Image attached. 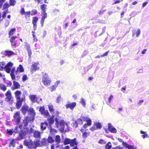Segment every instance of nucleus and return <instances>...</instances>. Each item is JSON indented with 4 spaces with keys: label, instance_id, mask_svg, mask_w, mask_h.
<instances>
[{
    "label": "nucleus",
    "instance_id": "f257e3e1",
    "mask_svg": "<svg viewBox=\"0 0 149 149\" xmlns=\"http://www.w3.org/2000/svg\"><path fill=\"white\" fill-rule=\"evenodd\" d=\"M56 125L57 127L61 131H63L64 128V121L62 120H60L58 119H56Z\"/></svg>",
    "mask_w": 149,
    "mask_h": 149
},
{
    "label": "nucleus",
    "instance_id": "f03ea898",
    "mask_svg": "<svg viewBox=\"0 0 149 149\" xmlns=\"http://www.w3.org/2000/svg\"><path fill=\"white\" fill-rule=\"evenodd\" d=\"M42 81L44 85L48 86L51 82V80L49 78L48 76L45 74L43 76Z\"/></svg>",
    "mask_w": 149,
    "mask_h": 149
},
{
    "label": "nucleus",
    "instance_id": "7ed1b4c3",
    "mask_svg": "<svg viewBox=\"0 0 149 149\" xmlns=\"http://www.w3.org/2000/svg\"><path fill=\"white\" fill-rule=\"evenodd\" d=\"M84 121L86 122V123H85L83 125L84 127L86 128L88 126H90L92 124V121L91 119L88 117H84L83 118Z\"/></svg>",
    "mask_w": 149,
    "mask_h": 149
},
{
    "label": "nucleus",
    "instance_id": "20e7f679",
    "mask_svg": "<svg viewBox=\"0 0 149 149\" xmlns=\"http://www.w3.org/2000/svg\"><path fill=\"white\" fill-rule=\"evenodd\" d=\"M70 144V146H76L77 143L76 142V139H74L71 140L68 138H66V144Z\"/></svg>",
    "mask_w": 149,
    "mask_h": 149
},
{
    "label": "nucleus",
    "instance_id": "39448f33",
    "mask_svg": "<svg viewBox=\"0 0 149 149\" xmlns=\"http://www.w3.org/2000/svg\"><path fill=\"white\" fill-rule=\"evenodd\" d=\"M46 140L45 139H43L41 141H38L34 142V145L36 146H42L45 144Z\"/></svg>",
    "mask_w": 149,
    "mask_h": 149
},
{
    "label": "nucleus",
    "instance_id": "423d86ee",
    "mask_svg": "<svg viewBox=\"0 0 149 149\" xmlns=\"http://www.w3.org/2000/svg\"><path fill=\"white\" fill-rule=\"evenodd\" d=\"M29 97L31 101L33 102H37L38 103H39V101H38V99H39L40 101H42V99L41 98L37 97H36V96L35 95H30L29 96Z\"/></svg>",
    "mask_w": 149,
    "mask_h": 149
},
{
    "label": "nucleus",
    "instance_id": "0eeeda50",
    "mask_svg": "<svg viewBox=\"0 0 149 149\" xmlns=\"http://www.w3.org/2000/svg\"><path fill=\"white\" fill-rule=\"evenodd\" d=\"M132 37H134L136 35V37H138L139 36L141 33V30L139 29H133L132 31Z\"/></svg>",
    "mask_w": 149,
    "mask_h": 149
},
{
    "label": "nucleus",
    "instance_id": "6e6552de",
    "mask_svg": "<svg viewBox=\"0 0 149 149\" xmlns=\"http://www.w3.org/2000/svg\"><path fill=\"white\" fill-rule=\"evenodd\" d=\"M76 105V103L75 102H73L72 103H69L67 104L66 105V107L67 109L70 108L71 110L72 111Z\"/></svg>",
    "mask_w": 149,
    "mask_h": 149
},
{
    "label": "nucleus",
    "instance_id": "1a4fd4ad",
    "mask_svg": "<svg viewBox=\"0 0 149 149\" xmlns=\"http://www.w3.org/2000/svg\"><path fill=\"white\" fill-rule=\"evenodd\" d=\"M13 63L11 62L8 63L5 67V69L7 72L9 73L10 72V68L13 66Z\"/></svg>",
    "mask_w": 149,
    "mask_h": 149
},
{
    "label": "nucleus",
    "instance_id": "9d476101",
    "mask_svg": "<svg viewBox=\"0 0 149 149\" xmlns=\"http://www.w3.org/2000/svg\"><path fill=\"white\" fill-rule=\"evenodd\" d=\"M39 111L42 114L46 116H47L49 115V113L48 111L45 110L44 106L41 107L40 108Z\"/></svg>",
    "mask_w": 149,
    "mask_h": 149
},
{
    "label": "nucleus",
    "instance_id": "9b49d317",
    "mask_svg": "<svg viewBox=\"0 0 149 149\" xmlns=\"http://www.w3.org/2000/svg\"><path fill=\"white\" fill-rule=\"evenodd\" d=\"M108 129L109 131L112 133H115L116 132L117 130L110 123L108 124Z\"/></svg>",
    "mask_w": 149,
    "mask_h": 149
},
{
    "label": "nucleus",
    "instance_id": "f8f14e48",
    "mask_svg": "<svg viewBox=\"0 0 149 149\" xmlns=\"http://www.w3.org/2000/svg\"><path fill=\"white\" fill-rule=\"evenodd\" d=\"M19 114V112H17L15 114L14 116V119L15 120L17 124L19 123L20 119Z\"/></svg>",
    "mask_w": 149,
    "mask_h": 149
},
{
    "label": "nucleus",
    "instance_id": "ddd939ff",
    "mask_svg": "<svg viewBox=\"0 0 149 149\" xmlns=\"http://www.w3.org/2000/svg\"><path fill=\"white\" fill-rule=\"evenodd\" d=\"M42 17L41 19V23L42 26H43L45 18H46L47 17V13L45 12H43L42 13Z\"/></svg>",
    "mask_w": 149,
    "mask_h": 149
},
{
    "label": "nucleus",
    "instance_id": "4468645a",
    "mask_svg": "<svg viewBox=\"0 0 149 149\" xmlns=\"http://www.w3.org/2000/svg\"><path fill=\"white\" fill-rule=\"evenodd\" d=\"M33 136L36 138H39L40 136V133L39 132L36 130H34L33 131Z\"/></svg>",
    "mask_w": 149,
    "mask_h": 149
},
{
    "label": "nucleus",
    "instance_id": "2eb2a0df",
    "mask_svg": "<svg viewBox=\"0 0 149 149\" xmlns=\"http://www.w3.org/2000/svg\"><path fill=\"white\" fill-rule=\"evenodd\" d=\"M38 63H34L32 65L31 68L32 69V70L35 71L36 70H38L39 67L38 66Z\"/></svg>",
    "mask_w": 149,
    "mask_h": 149
},
{
    "label": "nucleus",
    "instance_id": "dca6fc26",
    "mask_svg": "<svg viewBox=\"0 0 149 149\" xmlns=\"http://www.w3.org/2000/svg\"><path fill=\"white\" fill-rule=\"evenodd\" d=\"M38 18L37 17H33L32 22L34 28H36L37 22L38 20Z\"/></svg>",
    "mask_w": 149,
    "mask_h": 149
},
{
    "label": "nucleus",
    "instance_id": "f3484780",
    "mask_svg": "<svg viewBox=\"0 0 149 149\" xmlns=\"http://www.w3.org/2000/svg\"><path fill=\"white\" fill-rule=\"evenodd\" d=\"M6 96L7 97V101L9 102L11 98V94L10 91H8L6 94Z\"/></svg>",
    "mask_w": 149,
    "mask_h": 149
},
{
    "label": "nucleus",
    "instance_id": "a211bd4d",
    "mask_svg": "<svg viewBox=\"0 0 149 149\" xmlns=\"http://www.w3.org/2000/svg\"><path fill=\"white\" fill-rule=\"evenodd\" d=\"M18 101L16 104V106L17 108H19L22 104V102L24 100L23 98H22L21 100L19 99H18Z\"/></svg>",
    "mask_w": 149,
    "mask_h": 149
},
{
    "label": "nucleus",
    "instance_id": "6ab92c4d",
    "mask_svg": "<svg viewBox=\"0 0 149 149\" xmlns=\"http://www.w3.org/2000/svg\"><path fill=\"white\" fill-rule=\"evenodd\" d=\"M21 91H17L15 93L16 98L17 99H20V96L21 94Z\"/></svg>",
    "mask_w": 149,
    "mask_h": 149
},
{
    "label": "nucleus",
    "instance_id": "aec40b11",
    "mask_svg": "<svg viewBox=\"0 0 149 149\" xmlns=\"http://www.w3.org/2000/svg\"><path fill=\"white\" fill-rule=\"evenodd\" d=\"M13 83L14 89H18L20 88V86L18 82L14 81Z\"/></svg>",
    "mask_w": 149,
    "mask_h": 149
},
{
    "label": "nucleus",
    "instance_id": "412c9836",
    "mask_svg": "<svg viewBox=\"0 0 149 149\" xmlns=\"http://www.w3.org/2000/svg\"><path fill=\"white\" fill-rule=\"evenodd\" d=\"M28 107L27 105H25L23 106L22 109V111L24 114L28 111Z\"/></svg>",
    "mask_w": 149,
    "mask_h": 149
},
{
    "label": "nucleus",
    "instance_id": "4be33fe9",
    "mask_svg": "<svg viewBox=\"0 0 149 149\" xmlns=\"http://www.w3.org/2000/svg\"><path fill=\"white\" fill-rule=\"evenodd\" d=\"M29 121L28 120V118L27 117L26 119L24 120L23 123L22 124V125H20L19 126V127L21 128L22 127L24 126V127H25L27 125V122Z\"/></svg>",
    "mask_w": 149,
    "mask_h": 149
},
{
    "label": "nucleus",
    "instance_id": "5701e85b",
    "mask_svg": "<svg viewBox=\"0 0 149 149\" xmlns=\"http://www.w3.org/2000/svg\"><path fill=\"white\" fill-rule=\"evenodd\" d=\"M123 144L128 149H135L133 146L129 145L124 142H123Z\"/></svg>",
    "mask_w": 149,
    "mask_h": 149
},
{
    "label": "nucleus",
    "instance_id": "b1692460",
    "mask_svg": "<svg viewBox=\"0 0 149 149\" xmlns=\"http://www.w3.org/2000/svg\"><path fill=\"white\" fill-rule=\"evenodd\" d=\"M140 133L143 135H142L141 137L143 139H144L146 137L148 138L149 136L148 134H146V132H144L142 130L140 131Z\"/></svg>",
    "mask_w": 149,
    "mask_h": 149
},
{
    "label": "nucleus",
    "instance_id": "393cba45",
    "mask_svg": "<svg viewBox=\"0 0 149 149\" xmlns=\"http://www.w3.org/2000/svg\"><path fill=\"white\" fill-rule=\"evenodd\" d=\"M48 124L46 123H42L41 124V129L42 130H45L46 127L47 126Z\"/></svg>",
    "mask_w": 149,
    "mask_h": 149
},
{
    "label": "nucleus",
    "instance_id": "a878e982",
    "mask_svg": "<svg viewBox=\"0 0 149 149\" xmlns=\"http://www.w3.org/2000/svg\"><path fill=\"white\" fill-rule=\"evenodd\" d=\"M24 144L25 145L27 146H29L30 145H32V147H34V144L33 143H31V142H29L27 140H25L24 141Z\"/></svg>",
    "mask_w": 149,
    "mask_h": 149
},
{
    "label": "nucleus",
    "instance_id": "bb28decb",
    "mask_svg": "<svg viewBox=\"0 0 149 149\" xmlns=\"http://www.w3.org/2000/svg\"><path fill=\"white\" fill-rule=\"evenodd\" d=\"M24 71L23 68L21 65H19L17 67V72H23Z\"/></svg>",
    "mask_w": 149,
    "mask_h": 149
},
{
    "label": "nucleus",
    "instance_id": "cd10ccee",
    "mask_svg": "<svg viewBox=\"0 0 149 149\" xmlns=\"http://www.w3.org/2000/svg\"><path fill=\"white\" fill-rule=\"evenodd\" d=\"M80 102L84 107H85L86 101L84 99L82 98H81Z\"/></svg>",
    "mask_w": 149,
    "mask_h": 149
},
{
    "label": "nucleus",
    "instance_id": "c85d7f7f",
    "mask_svg": "<svg viewBox=\"0 0 149 149\" xmlns=\"http://www.w3.org/2000/svg\"><path fill=\"white\" fill-rule=\"evenodd\" d=\"M90 132H85L82 134L83 137L84 138H86L90 135Z\"/></svg>",
    "mask_w": 149,
    "mask_h": 149
},
{
    "label": "nucleus",
    "instance_id": "c756f323",
    "mask_svg": "<svg viewBox=\"0 0 149 149\" xmlns=\"http://www.w3.org/2000/svg\"><path fill=\"white\" fill-rule=\"evenodd\" d=\"M16 29L15 28L11 29L9 32V35L11 36L13 35Z\"/></svg>",
    "mask_w": 149,
    "mask_h": 149
},
{
    "label": "nucleus",
    "instance_id": "7c9ffc66",
    "mask_svg": "<svg viewBox=\"0 0 149 149\" xmlns=\"http://www.w3.org/2000/svg\"><path fill=\"white\" fill-rule=\"evenodd\" d=\"M5 54L8 56H10L14 54V53L11 51H5Z\"/></svg>",
    "mask_w": 149,
    "mask_h": 149
},
{
    "label": "nucleus",
    "instance_id": "2f4dec72",
    "mask_svg": "<svg viewBox=\"0 0 149 149\" xmlns=\"http://www.w3.org/2000/svg\"><path fill=\"white\" fill-rule=\"evenodd\" d=\"M97 129H100L102 127L101 124L99 123H97L94 124Z\"/></svg>",
    "mask_w": 149,
    "mask_h": 149
},
{
    "label": "nucleus",
    "instance_id": "473e14b6",
    "mask_svg": "<svg viewBox=\"0 0 149 149\" xmlns=\"http://www.w3.org/2000/svg\"><path fill=\"white\" fill-rule=\"evenodd\" d=\"M0 89L4 91L6 89L5 86L2 84H0Z\"/></svg>",
    "mask_w": 149,
    "mask_h": 149
},
{
    "label": "nucleus",
    "instance_id": "72a5a7b5",
    "mask_svg": "<svg viewBox=\"0 0 149 149\" xmlns=\"http://www.w3.org/2000/svg\"><path fill=\"white\" fill-rule=\"evenodd\" d=\"M29 112L33 116L35 115L36 113L33 109H30L29 110Z\"/></svg>",
    "mask_w": 149,
    "mask_h": 149
},
{
    "label": "nucleus",
    "instance_id": "f704fd0d",
    "mask_svg": "<svg viewBox=\"0 0 149 149\" xmlns=\"http://www.w3.org/2000/svg\"><path fill=\"white\" fill-rule=\"evenodd\" d=\"M111 147V143L109 142L107 143L105 146V148L106 149H110Z\"/></svg>",
    "mask_w": 149,
    "mask_h": 149
},
{
    "label": "nucleus",
    "instance_id": "c9c22d12",
    "mask_svg": "<svg viewBox=\"0 0 149 149\" xmlns=\"http://www.w3.org/2000/svg\"><path fill=\"white\" fill-rule=\"evenodd\" d=\"M55 141L58 143H59L60 142V139L59 136L57 135L55 138Z\"/></svg>",
    "mask_w": 149,
    "mask_h": 149
},
{
    "label": "nucleus",
    "instance_id": "e433bc0d",
    "mask_svg": "<svg viewBox=\"0 0 149 149\" xmlns=\"http://www.w3.org/2000/svg\"><path fill=\"white\" fill-rule=\"evenodd\" d=\"M37 11L36 10H33L30 12L31 15H34L37 14Z\"/></svg>",
    "mask_w": 149,
    "mask_h": 149
},
{
    "label": "nucleus",
    "instance_id": "4c0bfd02",
    "mask_svg": "<svg viewBox=\"0 0 149 149\" xmlns=\"http://www.w3.org/2000/svg\"><path fill=\"white\" fill-rule=\"evenodd\" d=\"M48 108L50 111L52 112L54 111L53 106L51 104H49L48 105Z\"/></svg>",
    "mask_w": 149,
    "mask_h": 149
},
{
    "label": "nucleus",
    "instance_id": "58836bf2",
    "mask_svg": "<svg viewBox=\"0 0 149 149\" xmlns=\"http://www.w3.org/2000/svg\"><path fill=\"white\" fill-rule=\"evenodd\" d=\"M5 64L4 62H0V70H2L4 68L3 66Z\"/></svg>",
    "mask_w": 149,
    "mask_h": 149
},
{
    "label": "nucleus",
    "instance_id": "ea45409f",
    "mask_svg": "<svg viewBox=\"0 0 149 149\" xmlns=\"http://www.w3.org/2000/svg\"><path fill=\"white\" fill-rule=\"evenodd\" d=\"M26 135V133L25 132H22L20 133V135L22 139L24 138V136Z\"/></svg>",
    "mask_w": 149,
    "mask_h": 149
},
{
    "label": "nucleus",
    "instance_id": "a19ab883",
    "mask_svg": "<svg viewBox=\"0 0 149 149\" xmlns=\"http://www.w3.org/2000/svg\"><path fill=\"white\" fill-rule=\"evenodd\" d=\"M48 141L49 143H52L54 141V140L52 137H49L48 139Z\"/></svg>",
    "mask_w": 149,
    "mask_h": 149
},
{
    "label": "nucleus",
    "instance_id": "79ce46f5",
    "mask_svg": "<svg viewBox=\"0 0 149 149\" xmlns=\"http://www.w3.org/2000/svg\"><path fill=\"white\" fill-rule=\"evenodd\" d=\"M48 121L50 124H52L54 122V117L53 116L48 119Z\"/></svg>",
    "mask_w": 149,
    "mask_h": 149
},
{
    "label": "nucleus",
    "instance_id": "37998d69",
    "mask_svg": "<svg viewBox=\"0 0 149 149\" xmlns=\"http://www.w3.org/2000/svg\"><path fill=\"white\" fill-rule=\"evenodd\" d=\"M25 17L26 18L27 17H29L31 15L30 12H26L24 14Z\"/></svg>",
    "mask_w": 149,
    "mask_h": 149
},
{
    "label": "nucleus",
    "instance_id": "c03bdc74",
    "mask_svg": "<svg viewBox=\"0 0 149 149\" xmlns=\"http://www.w3.org/2000/svg\"><path fill=\"white\" fill-rule=\"evenodd\" d=\"M47 5L45 4H43L41 6V9L44 12H45V11Z\"/></svg>",
    "mask_w": 149,
    "mask_h": 149
},
{
    "label": "nucleus",
    "instance_id": "a18cd8bd",
    "mask_svg": "<svg viewBox=\"0 0 149 149\" xmlns=\"http://www.w3.org/2000/svg\"><path fill=\"white\" fill-rule=\"evenodd\" d=\"M96 129H97L94 124H93V125L90 129V130L92 131H93Z\"/></svg>",
    "mask_w": 149,
    "mask_h": 149
},
{
    "label": "nucleus",
    "instance_id": "49530a36",
    "mask_svg": "<svg viewBox=\"0 0 149 149\" xmlns=\"http://www.w3.org/2000/svg\"><path fill=\"white\" fill-rule=\"evenodd\" d=\"M98 143L101 144H104L106 143V142L102 139H100Z\"/></svg>",
    "mask_w": 149,
    "mask_h": 149
},
{
    "label": "nucleus",
    "instance_id": "de8ad7c7",
    "mask_svg": "<svg viewBox=\"0 0 149 149\" xmlns=\"http://www.w3.org/2000/svg\"><path fill=\"white\" fill-rule=\"evenodd\" d=\"M16 36H13L12 37L11 39H10V41L11 42H13V41L16 38Z\"/></svg>",
    "mask_w": 149,
    "mask_h": 149
},
{
    "label": "nucleus",
    "instance_id": "09e8293b",
    "mask_svg": "<svg viewBox=\"0 0 149 149\" xmlns=\"http://www.w3.org/2000/svg\"><path fill=\"white\" fill-rule=\"evenodd\" d=\"M22 79L23 81H25L27 80L28 79V77L27 75H24L22 77Z\"/></svg>",
    "mask_w": 149,
    "mask_h": 149
},
{
    "label": "nucleus",
    "instance_id": "8fccbe9b",
    "mask_svg": "<svg viewBox=\"0 0 149 149\" xmlns=\"http://www.w3.org/2000/svg\"><path fill=\"white\" fill-rule=\"evenodd\" d=\"M10 3L11 5H15V0H10Z\"/></svg>",
    "mask_w": 149,
    "mask_h": 149
},
{
    "label": "nucleus",
    "instance_id": "3c124183",
    "mask_svg": "<svg viewBox=\"0 0 149 149\" xmlns=\"http://www.w3.org/2000/svg\"><path fill=\"white\" fill-rule=\"evenodd\" d=\"M7 132L8 134L10 135H12L13 133L12 131L11 130L8 129L7 130Z\"/></svg>",
    "mask_w": 149,
    "mask_h": 149
},
{
    "label": "nucleus",
    "instance_id": "603ef678",
    "mask_svg": "<svg viewBox=\"0 0 149 149\" xmlns=\"http://www.w3.org/2000/svg\"><path fill=\"white\" fill-rule=\"evenodd\" d=\"M11 76L12 79L15 80V76L13 73H11L10 74Z\"/></svg>",
    "mask_w": 149,
    "mask_h": 149
},
{
    "label": "nucleus",
    "instance_id": "864d4df0",
    "mask_svg": "<svg viewBox=\"0 0 149 149\" xmlns=\"http://www.w3.org/2000/svg\"><path fill=\"white\" fill-rule=\"evenodd\" d=\"M9 6V4L7 3H5L3 6V8L6 9L8 8Z\"/></svg>",
    "mask_w": 149,
    "mask_h": 149
},
{
    "label": "nucleus",
    "instance_id": "5fc2aeb1",
    "mask_svg": "<svg viewBox=\"0 0 149 149\" xmlns=\"http://www.w3.org/2000/svg\"><path fill=\"white\" fill-rule=\"evenodd\" d=\"M20 13L22 15L24 14L25 12L24 9L23 8H21L20 11Z\"/></svg>",
    "mask_w": 149,
    "mask_h": 149
},
{
    "label": "nucleus",
    "instance_id": "6e6d98bb",
    "mask_svg": "<svg viewBox=\"0 0 149 149\" xmlns=\"http://www.w3.org/2000/svg\"><path fill=\"white\" fill-rule=\"evenodd\" d=\"M109 52V51L105 53H104L103 55H101V57H103L104 56H107V55Z\"/></svg>",
    "mask_w": 149,
    "mask_h": 149
},
{
    "label": "nucleus",
    "instance_id": "4d7b16f0",
    "mask_svg": "<svg viewBox=\"0 0 149 149\" xmlns=\"http://www.w3.org/2000/svg\"><path fill=\"white\" fill-rule=\"evenodd\" d=\"M7 13L6 12H3L2 17L3 18H4L6 16Z\"/></svg>",
    "mask_w": 149,
    "mask_h": 149
},
{
    "label": "nucleus",
    "instance_id": "13d9d810",
    "mask_svg": "<svg viewBox=\"0 0 149 149\" xmlns=\"http://www.w3.org/2000/svg\"><path fill=\"white\" fill-rule=\"evenodd\" d=\"M113 96L112 95H111L109 98V101L110 103L111 100L113 98Z\"/></svg>",
    "mask_w": 149,
    "mask_h": 149
},
{
    "label": "nucleus",
    "instance_id": "bf43d9fd",
    "mask_svg": "<svg viewBox=\"0 0 149 149\" xmlns=\"http://www.w3.org/2000/svg\"><path fill=\"white\" fill-rule=\"evenodd\" d=\"M66 126L67 127V130H66V129L65 131L66 132L67 131H69V125H68L67 123H66Z\"/></svg>",
    "mask_w": 149,
    "mask_h": 149
},
{
    "label": "nucleus",
    "instance_id": "052dcab7",
    "mask_svg": "<svg viewBox=\"0 0 149 149\" xmlns=\"http://www.w3.org/2000/svg\"><path fill=\"white\" fill-rule=\"evenodd\" d=\"M121 0V1H123V0ZM120 0H116V1L115 2L114 4H116L119 3L120 2Z\"/></svg>",
    "mask_w": 149,
    "mask_h": 149
},
{
    "label": "nucleus",
    "instance_id": "680f3d73",
    "mask_svg": "<svg viewBox=\"0 0 149 149\" xmlns=\"http://www.w3.org/2000/svg\"><path fill=\"white\" fill-rule=\"evenodd\" d=\"M60 82V81H57L55 83V86H58V84H59Z\"/></svg>",
    "mask_w": 149,
    "mask_h": 149
},
{
    "label": "nucleus",
    "instance_id": "e2e57ef3",
    "mask_svg": "<svg viewBox=\"0 0 149 149\" xmlns=\"http://www.w3.org/2000/svg\"><path fill=\"white\" fill-rule=\"evenodd\" d=\"M77 121L80 124H82L83 123L82 122V120L81 119H79Z\"/></svg>",
    "mask_w": 149,
    "mask_h": 149
},
{
    "label": "nucleus",
    "instance_id": "0e129e2a",
    "mask_svg": "<svg viewBox=\"0 0 149 149\" xmlns=\"http://www.w3.org/2000/svg\"><path fill=\"white\" fill-rule=\"evenodd\" d=\"M14 143H15V142H14V140H13L10 142V144L11 145H13V146H14Z\"/></svg>",
    "mask_w": 149,
    "mask_h": 149
},
{
    "label": "nucleus",
    "instance_id": "69168bd1",
    "mask_svg": "<svg viewBox=\"0 0 149 149\" xmlns=\"http://www.w3.org/2000/svg\"><path fill=\"white\" fill-rule=\"evenodd\" d=\"M146 49H145L143 50L142 51L141 53L142 54H145V53H146Z\"/></svg>",
    "mask_w": 149,
    "mask_h": 149
},
{
    "label": "nucleus",
    "instance_id": "338daca9",
    "mask_svg": "<svg viewBox=\"0 0 149 149\" xmlns=\"http://www.w3.org/2000/svg\"><path fill=\"white\" fill-rule=\"evenodd\" d=\"M15 70V68L14 67L11 70V73H13V72H14V71Z\"/></svg>",
    "mask_w": 149,
    "mask_h": 149
},
{
    "label": "nucleus",
    "instance_id": "774afa93",
    "mask_svg": "<svg viewBox=\"0 0 149 149\" xmlns=\"http://www.w3.org/2000/svg\"><path fill=\"white\" fill-rule=\"evenodd\" d=\"M72 97L74 100L77 99V96L76 95H74L72 96Z\"/></svg>",
    "mask_w": 149,
    "mask_h": 149
}]
</instances>
